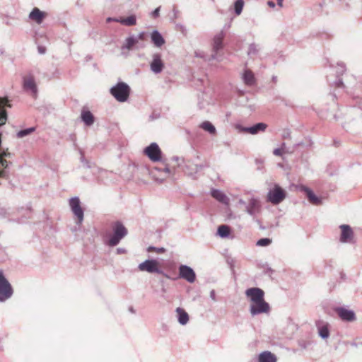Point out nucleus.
I'll list each match as a JSON object with an SVG mask.
<instances>
[{
  "mask_svg": "<svg viewBox=\"0 0 362 362\" xmlns=\"http://www.w3.org/2000/svg\"><path fill=\"white\" fill-rule=\"evenodd\" d=\"M259 362H276L277 358L276 356L270 351H263L259 355Z\"/></svg>",
  "mask_w": 362,
  "mask_h": 362,
  "instance_id": "obj_20",
  "label": "nucleus"
},
{
  "mask_svg": "<svg viewBox=\"0 0 362 362\" xmlns=\"http://www.w3.org/2000/svg\"><path fill=\"white\" fill-rule=\"evenodd\" d=\"M151 71L155 74L160 73L164 68V63L161 59L160 54H155L150 64Z\"/></svg>",
  "mask_w": 362,
  "mask_h": 362,
  "instance_id": "obj_10",
  "label": "nucleus"
},
{
  "mask_svg": "<svg viewBox=\"0 0 362 362\" xmlns=\"http://www.w3.org/2000/svg\"><path fill=\"white\" fill-rule=\"evenodd\" d=\"M286 193L279 185L275 184L267 194V201L276 205L286 198Z\"/></svg>",
  "mask_w": 362,
  "mask_h": 362,
  "instance_id": "obj_3",
  "label": "nucleus"
},
{
  "mask_svg": "<svg viewBox=\"0 0 362 362\" xmlns=\"http://www.w3.org/2000/svg\"><path fill=\"white\" fill-rule=\"evenodd\" d=\"M245 295L251 301L250 313L252 315L267 313L270 306L264 300V292L259 288H250L246 290Z\"/></svg>",
  "mask_w": 362,
  "mask_h": 362,
  "instance_id": "obj_1",
  "label": "nucleus"
},
{
  "mask_svg": "<svg viewBox=\"0 0 362 362\" xmlns=\"http://www.w3.org/2000/svg\"><path fill=\"white\" fill-rule=\"evenodd\" d=\"M341 236L340 241L342 243L351 242L354 238V232L351 228L348 225L340 226Z\"/></svg>",
  "mask_w": 362,
  "mask_h": 362,
  "instance_id": "obj_12",
  "label": "nucleus"
},
{
  "mask_svg": "<svg viewBox=\"0 0 362 362\" xmlns=\"http://www.w3.org/2000/svg\"><path fill=\"white\" fill-rule=\"evenodd\" d=\"M138 38L139 40H145V33H141L138 36Z\"/></svg>",
  "mask_w": 362,
  "mask_h": 362,
  "instance_id": "obj_40",
  "label": "nucleus"
},
{
  "mask_svg": "<svg viewBox=\"0 0 362 362\" xmlns=\"http://www.w3.org/2000/svg\"><path fill=\"white\" fill-rule=\"evenodd\" d=\"M211 196L221 203L226 205L229 204V199L228 197L221 191L218 189H212L211 192Z\"/></svg>",
  "mask_w": 362,
  "mask_h": 362,
  "instance_id": "obj_19",
  "label": "nucleus"
},
{
  "mask_svg": "<svg viewBox=\"0 0 362 362\" xmlns=\"http://www.w3.org/2000/svg\"><path fill=\"white\" fill-rule=\"evenodd\" d=\"M147 250L148 252H157L159 254L163 253L165 251V248H163V247L157 248V247H152V246L148 247Z\"/></svg>",
  "mask_w": 362,
  "mask_h": 362,
  "instance_id": "obj_34",
  "label": "nucleus"
},
{
  "mask_svg": "<svg viewBox=\"0 0 362 362\" xmlns=\"http://www.w3.org/2000/svg\"><path fill=\"white\" fill-rule=\"evenodd\" d=\"M321 324L322 323L320 322L317 323L319 334L321 337L326 339L329 335L328 325L327 324L321 325Z\"/></svg>",
  "mask_w": 362,
  "mask_h": 362,
  "instance_id": "obj_26",
  "label": "nucleus"
},
{
  "mask_svg": "<svg viewBox=\"0 0 362 362\" xmlns=\"http://www.w3.org/2000/svg\"><path fill=\"white\" fill-rule=\"evenodd\" d=\"M114 235L109 240L108 245L110 246L117 245L120 240L127 233L126 228L119 222H116L113 226Z\"/></svg>",
  "mask_w": 362,
  "mask_h": 362,
  "instance_id": "obj_5",
  "label": "nucleus"
},
{
  "mask_svg": "<svg viewBox=\"0 0 362 362\" xmlns=\"http://www.w3.org/2000/svg\"><path fill=\"white\" fill-rule=\"evenodd\" d=\"M283 1H284V0H277V1H278V5H279V6H281V7L283 6V4H282Z\"/></svg>",
  "mask_w": 362,
  "mask_h": 362,
  "instance_id": "obj_42",
  "label": "nucleus"
},
{
  "mask_svg": "<svg viewBox=\"0 0 362 362\" xmlns=\"http://www.w3.org/2000/svg\"><path fill=\"white\" fill-rule=\"evenodd\" d=\"M139 269L141 272L149 273H160L159 264L156 260L151 259L139 264Z\"/></svg>",
  "mask_w": 362,
  "mask_h": 362,
  "instance_id": "obj_7",
  "label": "nucleus"
},
{
  "mask_svg": "<svg viewBox=\"0 0 362 362\" xmlns=\"http://www.w3.org/2000/svg\"><path fill=\"white\" fill-rule=\"evenodd\" d=\"M200 127L211 134H216V128L211 122L208 121L202 122L200 125Z\"/></svg>",
  "mask_w": 362,
  "mask_h": 362,
  "instance_id": "obj_28",
  "label": "nucleus"
},
{
  "mask_svg": "<svg viewBox=\"0 0 362 362\" xmlns=\"http://www.w3.org/2000/svg\"><path fill=\"white\" fill-rule=\"evenodd\" d=\"M3 174H4V171H0V177L3 176Z\"/></svg>",
  "mask_w": 362,
  "mask_h": 362,
  "instance_id": "obj_44",
  "label": "nucleus"
},
{
  "mask_svg": "<svg viewBox=\"0 0 362 362\" xmlns=\"http://www.w3.org/2000/svg\"><path fill=\"white\" fill-rule=\"evenodd\" d=\"M336 312L339 317L346 321H354L356 319L355 313L352 310H347L344 308H338Z\"/></svg>",
  "mask_w": 362,
  "mask_h": 362,
  "instance_id": "obj_13",
  "label": "nucleus"
},
{
  "mask_svg": "<svg viewBox=\"0 0 362 362\" xmlns=\"http://www.w3.org/2000/svg\"><path fill=\"white\" fill-rule=\"evenodd\" d=\"M163 170L165 173L168 174V175H171L173 174H174L175 173V169L174 168H170L168 166H165L164 168H163Z\"/></svg>",
  "mask_w": 362,
  "mask_h": 362,
  "instance_id": "obj_35",
  "label": "nucleus"
},
{
  "mask_svg": "<svg viewBox=\"0 0 362 362\" xmlns=\"http://www.w3.org/2000/svg\"><path fill=\"white\" fill-rule=\"evenodd\" d=\"M11 153L8 152V150L4 151L2 153H0V158H4L6 156H10Z\"/></svg>",
  "mask_w": 362,
  "mask_h": 362,
  "instance_id": "obj_38",
  "label": "nucleus"
},
{
  "mask_svg": "<svg viewBox=\"0 0 362 362\" xmlns=\"http://www.w3.org/2000/svg\"><path fill=\"white\" fill-rule=\"evenodd\" d=\"M267 127V125L264 123H257L251 127L241 128L240 130L245 133L255 134L259 132H264Z\"/></svg>",
  "mask_w": 362,
  "mask_h": 362,
  "instance_id": "obj_18",
  "label": "nucleus"
},
{
  "mask_svg": "<svg viewBox=\"0 0 362 362\" xmlns=\"http://www.w3.org/2000/svg\"><path fill=\"white\" fill-rule=\"evenodd\" d=\"M259 202L256 199H251L248 203L247 211L250 214L252 215L259 211Z\"/></svg>",
  "mask_w": 362,
  "mask_h": 362,
  "instance_id": "obj_22",
  "label": "nucleus"
},
{
  "mask_svg": "<svg viewBox=\"0 0 362 362\" xmlns=\"http://www.w3.org/2000/svg\"><path fill=\"white\" fill-rule=\"evenodd\" d=\"M272 242V240L270 238H261L259 239L256 245L259 247H265L269 245Z\"/></svg>",
  "mask_w": 362,
  "mask_h": 362,
  "instance_id": "obj_33",
  "label": "nucleus"
},
{
  "mask_svg": "<svg viewBox=\"0 0 362 362\" xmlns=\"http://www.w3.org/2000/svg\"><path fill=\"white\" fill-rule=\"evenodd\" d=\"M244 6L243 0H237L235 2V11L237 15H240Z\"/></svg>",
  "mask_w": 362,
  "mask_h": 362,
  "instance_id": "obj_31",
  "label": "nucleus"
},
{
  "mask_svg": "<svg viewBox=\"0 0 362 362\" xmlns=\"http://www.w3.org/2000/svg\"><path fill=\"white\" fill-rule=\"evenodd\" d=\"M37 49H38V52L40 53V54H45V52H46V48L45 47H42V46H39L37 47Z\"/></svg>",
  "mask_w": 362,
  "mask_h": 362,
  "instance_id": "obj_39",
  "label": "nucleus"
},
{
  "mask_svg": "<svg viewBox=\"0 0 362 362\" xmlns=\"http://www.w3.org/2000/svg\"><path fill=\"white\" fill-rule=\"evenodd\" d=\"M23 86L25 89L30 90L34 95L37 94V86L35 82L34 76L28 74L23 77Z\"/></svg>",
  "mask_w": 362,
  "mask_h": 362,
  "instance_id": "obj_11",
  "label": "nucleus"
},
{
  "mask_svg": "<svg viewBox=\"0 0 362 362\" xmlns=\"http://www.w3.org/2000/svg\"><path fill=\"white\" fill-rule=\"evenodd\" d=\"M115 21L116 22H119L122 24L128 26L134 25L136 23V19L135 16H130L127 18H121L119 20Z\"/></svg>",
  "mask_w": 362,
  "mask_h": 362,
  "instance_id": "obj_27",
  "label": "nucleus"
},
{
  "mask_svg": "<svg viewBox=\"0 0 362 362\" xmlns=\"http://www.w3.org/2000/svg\"><path fill=\"white\" fill-rule=\"evenodd\" d=\"M273 153L275 156H281L283 154V149L282 148H276L274 150Z\"/></svg>",
  "mask_w": 362,
  "mask_h": 362,
  "instance_id": "obj_36",
  "label": "nucleus"
},
{
  "mask_svg": "<svg viewBox=\"0 0 362 362\" xmlns=\"http://www.w3.org/2000/svg\"><path fill=\"white\" fill-rule=\"evenodd\" d=\"M81 119L88 126H90L94 122L93 114L88 110L83 109L81 112Z\"/></svg>",
  "mask_w": 362,
  "mask_h": 362,
  "instance_id": "obj_21",
  "label": "nucleus"
},
{
  "mask_svg": "<svg viewBox=\"0 0 362 362\" xmlns=\"http://www.w3.org/2000/svg\"><path fill=\"white\" fill-rule=\"evenodd\" d=\"M180 276L190 283L195 281L196 275L192 268L186 265H181L179 268Z\"/></svg>",
  "mask_w": 362,
  "mask_h": 362,
  "instance_id": "obj_9",
  "label": "nucleus"
},
{
  "mask_svg": "<svg viewBox=\"0 0 362 362\" xmlns=\"http://www.w3.org/2000/svg\"><path fill=\"white\" fill-rule=\"evenodd\" d=\"M300 190L305 192L309 202L314 205H320L322 204L321 199L316 197L313 192L305 186H301Z\"/></svg>",
  "mask_w": 362,
  "mask_h": 362,
  "instance_id": "obj_14",
  "label": "nucleus"
},
{
  "mask_svg": "<svg viewBox=\"0 0 362 362\" xmlns=\"http://www.w3.org/2000/svg\"><path fill=\"white\" fill-rule=\"evenodd\" d=\"M151 40L154 45L157 47H160L165 43L163 37L158 31H154L152 33Z\"/></svg>",
  "mask_w": 362,
  "mask_h": 362,
  "instance_id": "obj_25",
  "label": "nucleus"
},
{
  "mask_svg": "<svg viewBox=\"0 0 362 362\" xmlns=\"http://www.w3.org/2000/svg\"><path fill=\"white\" fill-rule=\"evenodd\" d=\"M144 154L153 162L160 160L162 151L156 143H151L144 150Z\"/></svg>",
  "mask_w": 362,
  "mask_h": 362,
  "instance_id": "obj_6",
  "label": "nucleus"
},
{
  "mask_svg": "<svg viewBox=\"0 0 362 362\" xmlns=\"http://www.w3.org/2000/svg\"><path fill=\"white\" fill-rule=\"evenodd\" d=\"M218 234L221 237H227L230 234V228L228 226L221 225L218 228Z\"/></svg>",
  "mask_w": 362,
  "mask_h": 362,
  "instance_id": "obj_29",
  "label": "nucleus"
},
{
  "mask_svg": "<svg viewBox=\"0 0 362 362\" xmlns=\"http://www.w3.org/2000/svg\"><path fill=\"white\" fill-rule=\"evenodd\" d=\"M243 78L245 83L247 86H252L255 83L254 74L249 69L245 71L243 75Z\"/></svg>",
  "mask_w": 362,
  "mask_h": 362,
  "instance_id": "obj_23",
  "label": "nucleus"
},
{
  "mask_svg": "<svg viewBox=\"0 0 362 362\" xmlns=\"http://www.w3.org/2000/svg\"><path fill=\"white\" fill-rule=\"evenodd\" d=\"M138 43V40L135 39L133 37H129L127 38L126 43L123 47L127 48L128 50H130L133 48V47Z\"/></svg>",
  "mask_w": 362,
  "mask_h": 362,
  "instance_id": "obj_30",
  "label": "nucleus"
},
{
  "mask_svg": "<svg viewBox=\"0 0 362 362\" xmlns=\"http://www.w3.org/2000/svg\"><path fill=\"white\" fill-rule=\"evenodd\" d=\"M45 16L46 13L41 11L38 8H34L29 15V18L38 24L42 22Z\"/></svg>",
  "mask_w": 362,
  "mask_h": 362,
  "instance_id": "obj_16",
  "label": "nucleus"
},
{
  "mask_svg": "<svg viewBox=\"0 0 362 362\" xmlns=\"http://www.w3.org/2000/svg\"><path fill=\"white\" fill-rule=\"evenodd\" d=\"M69 205L74 215L78 218V223L83 220V211L81 206L80 200L78 197L71 198L69 200Z\"/></svg>",
  "mask_w": 362,
  "mask_h": 362,
  "instance_id": "obj_8",
  "label": "nucleus"
},
{
  "mask_svg": "<svg viewBox=\"0 0 362 362\" xmlns=\"http://www.w3.org/2000/svg\"><path fill=\"white\" fill-rule=\"evenodd\" d=\"M110 93L117 101L125 102L129 98L130 88L127 83L119 82L111 88Z\"/></svg>",
  "mask_w": 362,
  "mask_h": 362,
  "instance_id": "obj_2",
  "label": "nucleus"
},
{
  "mask_svg": "<svg viewBox=\"0 0 362 362\" xmlns=\"http://www.w3.org/2000/svg\"><path fill=\"white\" fill-rule=\"evenodd\" d=\"M115 20H116V19H113V18H108L107 19V22H110V21H116Z\"/></svg>",
  "mask_w": 362,
  "mask_h": 362,
  "instance_id": "obj_43",
  "label": "nucleus"
},
{
  "mask_svg": "<svg viewBox=\"0 0 362 362\" xmlns=\"http://www.w3.org/2000/svg\"><path fill=\"white\" fill-rule=\"evenodd\" d=\"M224 39V33L221 31L216 34L212 42V47L213 50L215 52H217L218 50L223 48V41Z\"/></svg>",
  "mask_w": 362,
  "mask_h": 362,
  "instance_id": "obj_15",
  "label": "nucleus"
},
{
  "mask_svg": "<svg viewBox=\"0 0 362 362\" xmlns=\"http://www.w3.org/2000/svg\"><path fill=\"white\" fill-rule=\"evenodd\" d=\"M13 293V288L4 274L0 271V301L3 302L10 298Z\"/></svg>",
  "mask_w": 362,
  "mask_h": 362,
  "instance_id": "obj_4",
  "label": "nucleus"
},
{
  "mask_svg": "<svg viewBox=\"0 0 362 362\" xmlns=\"http://www.w3.org/2000/svg\"><path fill=\"white\" fill-rule=\"evenodd\" d=\"M35 129L34 127H30V128H28V129H26L24 130L19 131L17 134V136L19 138L24 137V136L33 133L35 131Z\"/></svg>",
  "mask_w": 362,
  "mask_h": 362,
  "instance_id": "obj_32",
  "label": "nucleus"
},
{
  "mask_svg": "<svg viewBox=\"0 0 362 362\" xmlns=\"http://www.w3.org/2000/svg\"><path fill=\"white\" fill-rule=\"evenodd\" d=\"M159 11H160V8H156L153 12H152V16L153 18H157L158 16H159Z\"/></svg>",
  "mask_w": 362,
  "mask_h": 362,
  "instance_id": "obj_37",
  "label": "nucleus"
},
{
  "mask_svg": "<svg viewBox=\"0 0 362 362\" xmlns=\"http://www.w3.org/2000/svg\"><path fill=\"white\" fill-rule=\"evenodd\" d=\"M6 106H10L8 100L6 98H0V124H4L7 120Z\"/></svg>",
  "mask_w": 362,
  "mask_h": 362,
  "instance_id": "obj_17",
  "label": "nucleus"
},
{
  "mask_svg": "<svg viewBox=\"0 0 362 362\" xmlns=\"http://www.w3.org/2000/svg\"><path fill=\"white\" fill-rule=\"evenodd\" d=\"M267 4L271 8H274L275 7V4L273 1H268Z\"/></svg>",
  "mask_w": 362,
  "mask_h": 362,
  "instance_id": "obj_41",
  "label": "nucleus"
},
{
  "mask_svg": "<svg viewBox=\"0 0 362 362\" xmlns=\"http://www.w3.org/2000/svg\"><path fill=\"white\" fill-rule=\"evenodd\" d=\"M176 312L178 315V321L181 325H185L189 321V315L182 308H177Z\"/></svg>",
  "mask_w": 362,
  "mask_h": 362,
  "instance_id": "obj_24",
  "label": "nucleus"
}]
</instances>
